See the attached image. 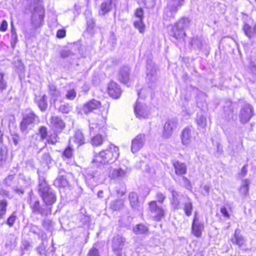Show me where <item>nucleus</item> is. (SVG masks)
I'll use <instances>...</instances> for the list:
<instances>
[{"label":"nucleus","mask_w":256,"mask_h":256,"mask_svg":"<svg viewBox=\"0 0 256 256\" xmlns=\"http://www.w3.org/2000/svg\"><path fill=\"white\" fill-rule=\"evenodd\" d=\"M119 156V148L114 144H110L108 148L100 151L94 156L92 162L99 166L114 162Z\"/></svg>","instance_id":"nucleus-1"},{"label":"nucleus","mask_w":256,"mask_h":256,"mask_svg":"<svg viewBox=\"0 0 256 256\" xmlns=\"http://www.w3.org/2000/svg\"><path fill=\"white\" fill-rule=\"evenodd\" d=\"M44 18V9L43 8L42 6L34 8L31 20L32 28L29 30H26L24 33L26 37L30 38L36 34L37 29L43 24Z\"/></svg>","instance_id":"nucleus-2"},{"label":"nucleus","mask_w":256,"mask_h":256,"mask_svg":"<svg viewBox=\"0 0 256 256\" xmlns=\"http://www.w3.org/2000/svg\"><path fill=\"white\" fill-rule=\"evenodd\" d=\"M190 20L188 18H180L176 23L170 26V36L178 40L182 38L186 35L185 30L190 27Z\"/></svg>","instance_id":"nucleus-3"},{"label":"nucleus","mask_w":256,"mask_h":256,"mask_svg":"<svg viewBox=\"0 0 256 256\" xmlns=\"http://www.w3.org/2000/svg\"><path fill=\"white\" fill-rule=\"evenodd\" d=\"M185 0H170L164 8V18L166 20H170L172 18L175 17L178 11L184 4Z\"/></svg>","instance_id":"nucleus-4"},{"label":"nucleus","mask_w":256,"mask_h":256,"mask_svg":"<svg viewBox=\"0 0 256 256\" xmlns=\"http://www.w3.org/2000/svg\"><path fill=\"white\" fill-rule=\"evenodd\" d=\"M90 134H94L103 131V128L106 124V119L101 114H94L88 120Z\"/></svg>","instance_id":"nucleus-5"},{"label":"nucleus","mask_w":256,"mask_h":256,"mask_svg":"<svg viewBox=\"0 0 256 256\" xmlns=\"http://www.w3.org/2000/svg\"><path fill=\"white\" fill-rule=\"evenodd\" d=\"M142 92V90H141L140 92H138V98L136 100V104L134 106L135 114L139 118H147L150 113L148 108L144 103L140 102V94Z\"/></svg>","instance_id":"nucleus-6"},{"label":"nucleus","mask_w":256,"mask_h":256,"mask_svg":"<svg viewBox=\"0 0 256 256\" xmlns=\"http://www.w3.org/2000/svg\"><path fill=\"white\" fill-rule=\"evenodd\" d=\"M149 210L152 218L156 221H160L164 218L165 210L164 208L158 204L157 202L152 200L148 203Z\"/></svg>","instance_id":"nucleus-7"},{"label":"nucleus","mask_w":256,"mask_h":256,"mask_svg":"<svg viewBox=\"0 0 256 256\" xmlns=\"http://www.w3.org/2000/svg\"><path fill=\"white\" fill-rule=\"evenodd\" d=\"M38 118L30 110H28L24 114L22 120L20 123V128L22 131L26 130L28 126L38 122Z\"/></svg>","instance_id":"nucleus-8"},{"label":"nucleus","mask_w":256,"mask_h":256,"mask_svg":"<svg viewBox=\"0 0 256 256\" xmlns=\"http://www.w3.org/2000/svg\"><path fill=\"white\" fill-rule=\"evenodd\" d=\"M146 142V136L144 134H138L132 140L131 151L133 154L137 152L142 149Z\"/></svg>","instance_id":"nucleus-9"},{"label":"nucleus","mask_w":256,"mask_h":256,"mask_svg":"<svg viewBox=\"0 0 256 256\" xmlns=\"http://www.w3.org/2000/svg\"><path fill=\"white\" fill-rule=\"evenodd\" d=\"M146 80L150 88L153 86L152 84L154 83L158 78L156 70L154 64L152 62H148L146 66Z\"/></svg>","instance_id":"nucleus-10"},{"label":"nucleus","mask_w":256,"mask_h":256,"mask_svg":"<svg viewBox=\"0 0 256 256\" xmlns=\"http://www.w3.org/2000/svg\"><path fill=\"white\" fill-rule=\"evenodd\" d=\"M124 238L120 235H116L112 240V248L116 256H122V251L124 245Z\"/></svg>","instance_id":"nucleus-11"},{"label":"nucleus","mask_w":256,"mask_h":256,"mask_svg":"<svg viewBox=\"0 0 256 256\" xmlns=\"http://www.w3.org/2000/svg\"><path fill=\"white\" fill-rule=\"evenodd\" d=\"M32 212L35 214H40L42 216H47L50 215L52 213L51 208L48 207H42L40 205V202L38 200L35 201L30 204V206Z\"/></svg>","instance_id":"nucleus-12"},{"label":"nucleus","mask_w":256,"mask_h":256,"mask_svg":"<svg viewBox=\"0 0 256 256\" xmlns=\"http://www.w3.org/2000/svg\"><path fill=\"white\" fill-rule=\"evenodd\" d=\"M194 131L192 128L188 127L184 128L180 135L182 144L186 146H190L194 140Z\"/></svg>","instance_id":"nucleus-13"},{"label":"nucleus","mask_w":256,"mask_h":256,"mask_svg":"<svg viewBox=\"0 0 256 256\" xmlns=\"http://www.w3.org/2000/svg\"><path fill=\"white\" fill-rule=\"evenodd\" d=\"M253 115L254 112L252 106L249 104H244L241 108L240 114V122L243 124L246 123Z\"/></svg>","instance_id":"nucleus-14"},{"label":"nucleus","mask_w":256,"mask_h":256,"mask_svg":"<svg viewBox=\"0 0 256 256\" xmlns=\"http://www.w3.org/2000/svg\"><path fill=\"white\" fill-rule=\"evenodd\" d=\"M204 222L200 221L196 212L192 226V232L196 237L200 238L202 236V232L204 230Z\"/></svg>","instance_id":"nucleus-15"},{"label":"nucleus","mask_w":256,"mask_h":256,"mask_svg":"<svg viewBox=\"0 0 256 256\" xmlns=\"http://www.w3.org/2000/svg\"><path fill=\"white\" fill-rule=\"evenodd\" d=\"M176 125L177 120L176 119L168 120L165 123L164 126L163 137L166 138H169L172 136L173 130L176 128Z\"/></svg>","instance_id":"nucleus-16"},{"label":"nucleus","mask_w":256,"mask_h":256,"mask_svg":"<svg viewBox=\"0 0 256 256\" xmlns=\"http://www.w3.org/2000/svg\"><path fill=\"white\" fill-rule=\"evenodd\" d=\"M135 16L138 18L137 20H134V27L138 29L140 33H142L144 30V24L143 22L144 12L142 8H138L135 12Z\"/></svg>","instance_id":"nucleus-17"},{"label":"nucleus","mask_w":256,"mask_h":256,"mask_svg":"<svg viewBox=\"0 0 256 256\" xmlns=\"http://www.w3.org/2000/svg\"><path fill=\"white\" fill-rule=\"evenodd\" d=\"M47 206L52 205L56 200V196L52 189L40 195Z\"/></svg>","instance_id":"nucleus-18"},{"label":"nucleus","mask_w":256,"mask_h":256,"mask_svg":"<svg viewBox=\"0 0 256 256\" xmlns=\"http://www.w3.org/2000/svg\"><path fill=\"white\" fill-rule=\"evenodd\" d=\"M100 102L92 99L84 104L82 110L86 114L92 112L94 110L99 108L100 106Z\"/></svg>","instance_id":"nucleus-19"},{"label":"nucleus","mask_w":256,"mask_h":256,"mask_svg":"<svg viewBox=\"0 0 256 256\" xmlns=\"http://www.w3.org/2000/svg\"><path fill=\"white\" fill-rule=\"evenodd\" d=\"M50 125L52 128L57 132H60L65 127L64 122L58 116H52Z\"/></svg>","instance_id":"nucleus-20"},{"label":"nucleus","mask_w":256,"mask_h":256,"mask_svg":"<svg viewBox=\"0 0 256 256\" xmlns=\"http://www.w3.org/2000/svg\"><path fill=\"white\" fill-rule=\"evenodd\" d=\"M108 94L114 98H118L121 94V90L118 84L114 82H111L108 86Z\"/></svg>","instance_id":"nucleus-21"},{"label":"nucleus","mask_w":256,"mask_h":256,"mask_svg":"<svg viewBox=\"0 0 256 256\" xmlns=\"http://www.w3.org/2000/svg\"><path fill=\"white\" fill-rule=\"evenodd\" d=\"M126 168H110L109 176L112 178H122L126 176Z\"/></svg>","instance_id":"nucleus-22"},{"label":"nucleus","mask_w":256,"mask_h":256,"mask_svg":"<svg viewBox=\"0 0 256 256\" xmlns=\"http://www.w3.org/2000/svg\"><path fill=\"white\" fill-rule=\"evenodd\" d=\"M175 173L178 176H182L187 172V166L186 164L179 161H174L172 163Z\"/></svg>","instance_id":"nucleus-23"},{"label":"nucleus","mask_w":256,"mask_h":256,"mask_svg":"<svg viewBox=\"0 0 256 256\" xmlns=\"http://www.w3.org/2000/svg\"><path fill=\"white\" fill-rule=\"evenodd\" d=\"M130 68L128 66H124L120 70L118 80L122 83L126 84L129 80Z\"/></svg>","instance_id":"nucleus-24"},{"label":"nucleus","mask_w":256,"mask_h":256,"mask_svg":"<svg viewBox=\"0 0 256 256\" xmlns=\"http://www.w3.org/2000/svg\"><path fill=\"white\" fill-rule=\"evenodd\" d=\"M196 121L198 129L201 130L202 132H204L207 122L205 116H204L202 112L198 113L196 116Z\"/></svg>","instance_id":"nucleus-25"},{"label":"nucleus","mask_w":256,"mask_h":256,"mask_svg":"<svg viewBox=\"0 0 256 256\" xmlns=\"http://www.w3.org/2000/svg\"><path fill=\"white\" fill-rule=\"evenodd\" d=\"M51 189L52 188L46 182L44 176H40L38 179V192L40 195L46 192Z\"/></svg>","instance_id":"nucleus-26"},{"label":"nucleus","mask_w":256,"mask_h":256,"mask_svg":"<svg viewBox=\"0 0 256 256\" xmlns=\"http://www.w3.org/2000/svg\"><path fill=\"white\" fill-rule=\"evenodd\" d=\"M72 142L78 144V146L84 143V136L82 132L80 130H78L76 131L74 136L70 138L69 142L72 144Z\"/></svg>","instance_id":"nucleus-27"},{"label":"nucleus","mask_w":256,"mask_h":256,"mask_svg":"<svg viewBox=\"0 0 256 256\" xmlns=\"http://www.w3.org/2000/svg\"><path fill=\"white\" fill-rule=\"evenodd\" d=\"M232 244L242 246L245 242L244 238L240 234V230L238 229L235 230L233 237L231 239Z\"/></svg>","instance_id":"nucleus-28"},{"label":"nucleus","mask_w":256,"mask_h":256,"mask_svg":"<svg viewBox=\"0 0 256 256\" xmlns=\"http://www.w3.org/2000/svg\"><path fill=\"white\" fill-rule=\"evenodd\" d=\"M112 0H105L100 5V14L104 15L110 12L112 8Z\"/></svg>","instance_id":"nucleus-29"},{"label":"nucleus","mask_w":256,"mask_h":256,"mask_svg":"<svg viewBox=\"0 0 256 256\" xmlns=\"http://www.w3.org/2000/svg\"><path fill=\"white\" fill-rule=\"evenodd\" d=\"M243 30L245 34L250 38L256 35V24L252 27L248 24H245L243 26Z\"/></svg>","instance_id":"nucleus-30"},{"label":"nucleus","mask_w":256,"mask_h":256,"mask_svg":"<svg viewBox=\"0 0 256 256\" xmlns=\"http://www.w3.org/2000/svg\"><path fill=\"white\" fill-rule=\"evenodd\" d=\"M47 97L46 95L42 96L36 97V102L38 106L41 111H45L48 107Z\"/></svg>","instance_id":"nucleus-31"},{"label":"nucleus","mask_w":256,"mask_h":256,"mask_svg":"<svg viewBox=\"0 0 256 256\" xmlns=\"http://www.w3.org/2000/svg\"><path fill=\"white\" fill-rule=\"evenodd\" d=\"M87 24V30L89 32H92V30L94 26V22L92 16V14L90 11L88 10H86L84 13Z\"/></svg>","instance_id":"nucleus-32"},{"label":"nucleus","mask_w":256,"mask_h":256,"mask_svg":"<svg viewBox=\"0 0 256 256\" xmlns=\"http://www.w3.org/2000/svg\"><path fill=\"white\" fill-rule=\"evenodd\" d=\"M250 181L248 179H244L242 181L240 187L239 189L240 194L246 196L248 194L249 186Z\"/></svg>","instance_id":"nucleus-33"},{"label":"nucleus","mask_w":256,"mask_h":256,"mask_svg":"<svg viewBox=\"0 0 256 256\" xmlns=\"http://www.w3.org/2000/svg\"><path fill=\"white\" fill-rule=\"evenodd\" d=\"M54 184L56 187L60 188V187H66L68 186V183L67 180L66 178L64 176H59L58 178L54 180Z\"/></svg>","instance_id":"nucleus-34"},{"label":"nucleus","mask_w":256,"mask_h":256,"mask_svg":"<svg viewBox=\"0 0 256 256\" xmlns=\"http://www.w3.org/2000/svg\"><path fill=\"white\" fill-rule=\"evenodd\" d=\"M49 94L54 101H56L60 96V92L57 90L56 86L54 84H49Z\"/></svg>","instance_id":"nucleus-35"},{"label":"nucleus","mask_w":256,"mask_h":256,"mask_svg":"<svg viewBox=\"0 0 256 256\" xmlns=\"http://www.w3.org/2000/svg\"><path fill=\"white\" fill-rule=\"evenodd\" d=\"M184 210L186 215L188 216H190L192 214L193 210L192 203V200L188 198L184 204Z\"/></svg>","instance_id":"nucleus-36"},{"label":"nucleus","mask_w":256,"mask_h":256,"mask_svg":"<svg viewBox=\"0 0 256 256\" xmlns=\"http://www.w3.org/2000/svg\"><path fill=\"white\" fill-rule=\"evenodd\" d=\"M104 140V137L101 134V132L93 136L91 139V144L92 146H101Z\"/></svg>","instance_id":"nucleus-37"},{"label":"nucleus","mask_w":256,"mask_h":256,"mask_svg":"<svg viewBox=\"0 0 256 256\" xmlns=\"http://www.w3.org/2000/svg\"><path fill=\"white\" fill-rule=\"evenodd\" d=\"M129 200L132 208L136 209L138 208V197L136 192H132L129 194Z\"/></svg>","instance_id":"nucleus-38"},{"label":"nucleus","mask_w":256,"mask_h":256,"mask_svg":"<svg viewBox=\"0 0 256 256\" xmlns=\"http://www.w3.org/2000/svg\"><path fill=\"white\" fill-rule=\"evenodd\" d=\"M171 193L172 195L171 202L174 208L178 209V207L180 203L179 195L178 193L174 190H172Z\"/></svg>","instance_id":"nucleus-39"},{"label":"nucleus","mask_w":256,"mask_h":256,"mask_svg":"<svg viewBox=\"0 0 256 256\" xmlns=\"http://www.w3.org/2000/svg\"><path fill=\"white\" fill-rule=\"evenodd\" d=\"M148 230V228L142 224H137L133 228V232L136 234H145Z\"/></svg>","instance_id":"nucleus-40"},{"label":"nucleus","mask_w":256,"mask_h":256,"mask_svg":"<svg viewBox=\"0 0 256 256\" xmlns=\"http://www.w3.org/2000/svg\"><path fill=\"white\" fill-rule=\"evenodd\" d=\"M8 205V203L6 200L4 199L0 200V218H2L6 214Z\"/></svg>","instance_id":"nucleus-41"},{"label":"nucleus","mask_w":256,"mask_h":256,"mask_svg":"<svg viewBox=\"0 0 256 256\" xmlns=\"http://www.w3.org/2000/svg\"><path fill=\"white\" fill-rule=\"evenodd\" d=\"M124 206V202L122 200L113 201L110 204V208L114 210L121 209Z\"/></svg>","instance_id":"nucleus-42"},{"label":"nucleus","mask_w":256,"mask_h":256,"mask_svg":"<svg viewBox=\"0 0 256 256\" xmlns=\"http://www.w3.org/2000/svg\"><path fill=\"white\" fill-rule=\"evenodd\" d=\"M73 154V148L72 144L69 142L68 146L64 150L62 156L66 158H71Z\"/></svg>","instance_id":"nucleus-43"},{"label":"nucleus","mask_w":256,"mask_h":256,"mask_svg":"<svg viewBox=\"0 0 256 256\" xmlns=\"http://www.w3.org/2000/svg\"><path fill=\"white\" fill-rule=\"evenodd\" d=\"M8 150L6 147L1 146L0 148V164H3L7 158Z\"/></svg>","instance_id":"nucleus-44"},{"label":"nucleus","mask_w":256,"mask_h":256,"mask_svg":"<svg viewBox=\"0 0 256 256\" xmlns=\"http://www.w3.org/2000/svg\"><path fill=\"white\" fill-rule=\"evenodd\" d=\"M214 148L216 150V154L219 156L222 154L223 152L222 146L221 144L218 142H212Z\"/></svg>","instance_id":"nucleus-45"},{"label":"nucleus","mask_w":256,"mask_h":256,"mask_svg":"<svg viewBox=\"0 0 256 256\" xmlns=\"http://www.w3.org/2000/svg\"><path fill=\"white\" fill-rule=\"evenodd\" d=\"M15 174H11L8 175L4 180L3 184L6 186H10L12 184L14 180Z\"/></svg>","instance_id":"nucleus-46"},{"label":"nucleus","mask_w":256,"mask_h":256,"mask_svg":"<svg viewBox=\"0 0 256 256\" xmlns=\"http://www.w3.org/2000/svg\"><path fill=\"white\" fill-rule=\"evenodd\" d=\"M72 110V107L68 104H62L60 106L58 110L64 114H68Z\"/></svg>","instance_id":"nucleus-47"},{"label":"nucleus","mask_w":256,"mask_h":256,"mask_svg":"<svg viewBox=\"0 0 256 256\" xmlns=\"http://www.w3.org/2000/svg\"><path fill=\"white\" fill-rule=\"evenodd\" d=\"M38 132L40 135L41 140L46 139L48 136V131L46 127L43 126L40 127Z\"/></svg>","instance_id":"nucleus-48"},{"label":"nucleus","mask_w":256,"mask_h":256,"mask_svg":"<svg viewBox=\"0 0 256 256\" xmlns=\"http://www.w3.org/2000/svg\"><path fill=\"white\" fill-rule=\"evenodd\" d=\"M181 184L188 190H190L192 188L190 181L185 176H182Z\"/></svg>","instance_id":"nucleus-49"},{"label":"nucleus","mask_w":256,"mask_h":256,"mask_svg":"<svg viewBox=\"0 0 256 256\" xmlns=\"http://www.w3.org/2000/svg\"><path fill=\"white\" fill-rule=\"evenodd\" d=\"M96 244H94L92 248L90 249L88 256H100L98 250L96 248Z\"/></svg>","instance_id":"nucleus-50"},{"label":"nucleus","mask_w":256,"mask_h":256,"mask_svg":"<svg viewBox=\"0 0 256 256\" xmlns=\"http://www.w3.org/2000/svg\"><path fill=\"white\" fill-rule=\"evenodd\" d=\"M7 82L4 79V74L0 72V90L2 91L6 89Z\"/></svg>","instance_id":"nucleus-51"},{"label":"nucleus","mask_w":256,"mask_h":256,"mask_svg":"<svg viewBox=\"0 0 256 256\" xmlns=\"http://www.w3.org/2000/svg\"><path fill=\"white\" fill-rule=\"evenodd\" d=\"M116 190L117 194L120 196L124 195L126 192V186L124 184H120L118 186H116Z\"/></svg>","instance_id":"nucleus-52"},{"label":"nucleus","mask_w":256,"mask_h":256,"mask_svg":"<svg viewBox=\"0 0 256 256\" xmlns=\"http://www.w3.org/2000/svg\"><path fill=\"white\" fill-rule=\"evenodd\" d=\"M43 226L46 230H51L52 229L53 223L49 219H46L42 222Z\"/></svg>","instance_id":"nucleus-53"},{"label":"nucleus","mask_w":256,"mask_h":256,"mask_svg":"<svg viewBox=\"0 0 256 256\" xmlns=\"http://www.w3.org/2000/svg\"><path fill=\"white\" fill-rule=\"evenodd\" d=\"M16 219V214L12 213V215L8 218L6 220V224L9 226L12 227L14 224Z\"/></svg>","instance_id":"nucleus-54"},{"label":"nucleus","mask_w":256,"mask_h":256,"mask_svg":"<svg viewBox=\"0 0 256 256\" xmlns=\"http://www.w3.org/2000/svg\"><path fill=\"white\" fill-rule=\"evenodd\" d=\"M42 159L43 160L44 162L46 164H51L52 162V158L51 156L50 155V154L48 152H46L44 153L42 157Z\"/></svg>","instance_id":"nucleus-55"},{"label":"nucleus","mask_w":256,"mask_h":256,"mask_svg":"<svg viewBox=\"0 0 256 256\" xmlns=\"http://www.w3.org/2000/svg\"><path fill=\"white\" fill-rule=\"evenodd\" d=\"M166 198V196L164 194L160 192H157L156 194V198L158 203L162 204Z\"/></svg>","instance_id":"nucleus-56"},{"label":"nucleus","mask_w":256,"mask_h":256,"mask_svg":"<svg viewBox=\"0 0 256 256\" xmlns=\"http://www.w3.org/2000/svg\"><path fill=\"white\" fill-rule=\"evenodd\" d=\"M18 41V36L16 34H11L10 36V44L12 48H15V46Z\"/></svg>","instance_id":"nucleus-57"},{"label":"nucleus","mask_w":256,"mask_h":256,"mask_svg":"<svg viewBox=\"0 0 256 256\" xmlns=\"http://www.w3.org/2000/svg\"><path fill=\"white\" fill-rule=\"evenodd\" d=\"M58 142V136L54 134V136H50L46 140V142L52 145H54Z\"/></svg>","instance_id":"nucleus-58"},{"label":"nucleus","mask_w":256,"mask_h":256,"mask_svg":"<svg viewBox=\"0 0 256 256\" xmlns=\"http://www.w3.org/2000/svg\"><path fill=\"white\" fill-rule=\"evenodd\" d=\"M76 96V92L74 90H71L67 92L66 98L70 100H74Z\"/></svg>","instance_id":"nucleus-59"},{"label":"nucleus","mask_w":256,"mask_h":256,"mask_svg":"<svg viewBox=\"0 0 256 256\" xmlns=\"http://www.w3.org/2000/svg\"><path fill=\"white\" fill-rule=\"evenodd\" d=\"M220 212L226 219L230 218V215L227 209L224 206H222L220 208Z\"/></svg>","instance_id":"nucleus-60"},{"label":"nucleus","mask_w":256,"mask_h":256,"mask_svg":"<svg viewBox=\"0 0 256 256\" xmlns=\"http://www.w3.org/2000/svg\"><path fill=\"white\" fill-rule=\"evenodd\" d=\"M8 22L6 20H3L0 24V31L5 32L8 28Z\"/></svg>","instance_id":"nucleus-61"},{"label":"nucleus","mask_w":256,"mask_h":256,"mask_svg":"<svg viewBox=\"0 0 256 256\" xmlns=\"http://www.w3.org/2000/svg\"><path fill=\"white\" fill-rule=\"evenodd\" d=\"M20 140V138L18 134H15L12 135V140L15 146H17L19 144Z\"/></svg>","instance_id":"nucleus-62"},{"label":"nucleus","mask_w":256,"mask_h":256,"mask_svg":"<svg viewBox=\"0 0 256 256\" xmlns=\"http://www.w3.org/2000/svg\"><path fill=\"white\" fill-rule=\"evenodd\" d=\"M248 173V168H247V166L244 165L242 168L239 174L240 176L243 178Z\"/></svg>","instance_id":"nucleus-63"},{"label":"nucleus","mask_w":256,"mask_h":256,"mask_svg":"<svg viewBox=\"0 0 256 256\" xmlns=\"http://www.w3.org/2000/svg\"><path fill=\"white\" fill-rule=\"evenodd\" d=\"M56 36L58 38H63L66 36V30L63 29L59 30L56 33Z\"/></svg>","instance_id":"nucleus-64"}]
</instances>
